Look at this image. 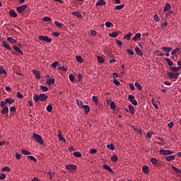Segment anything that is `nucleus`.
Returning a JSON list of instances; mask_svg holds the SVG:
<instances>
[{
    "mask_svg": "<svg viewBox=\"0 0 181 181\" xmlns=\"http://www.w3.org/2000/svg\"><path fill=\"white\" fill-rule=\"evenodd\" d=\"M135 52H136V54H138V56H141V57H142V56H144V53H142V51H141V49H139V47H136L135 48Z\"/></svg>",
    "mask_w": 181,
    "mask_h": 181,
    "instance_id": "a211bd4d",
    "label": "nucleus"
},
{
    "mask_svg": "<svg viewBox=\"0 0 181 181\" xmlns=\"http://www.w3.org/2000/svg\"><path fill=\"white\" fill-rule=\"evenodd\" d=\"M129 111L130 114H132V115H134V114H135V110H134V106H132V105H129Z\"/></svg>",
    "mask_w": 181,
    "mask_h": 181,
    "instance_id": "393cba45",
    "label": "nucleus"
},
{
    "mask_svg": "<svg viewBox=\"0 0 181 181\" xmlns=\"http://www.w3.org/2000/svg\"><path fill=\"white\" fill-rule=\"evenodd\" d=\"M132 128L134 129V131H135V132H136V134L139 135H142V129L141 128L135 127L134 125L132 126Z\"/></svg>",
    "mask_w": 181,
    "mask_h": 181,
    "instance_id": "9d476101",
    "label": "nucleus"
},
{
    "mask_svg": "<svg viewBox=\"0 0 181 181\" xmlns=\"http://www.w3.org/2000/svg\"><path fill=\"white\" fill-rule=\"evenodd\" d=\"M6 104H13L15 103V99L13 98H6L4 100Z\"/></svg>",
    "mask_w": 181,
    "mask_h": 181,
    "instance_id": "f3484780",
    "label": "nucleus"
},
{
    "mask_svg": "<svg viewBox=\"0 0 181 181\" xmlns=\"http://www.w3.org/2000/svg\"><path fill=\"white\" fill-rule=\"evenodd\" d=\"M134 86H135V87H136V88H138V90H142V86H141V85L139 84V83L136 82V83H134Z\"/></svg>",
    "mask_w": 181,
    "mask_h": 181,
    "instance_id": "37998d69",
    "label": "nucleus"
},
{
    "mask_svg": "<svg viewBox=\"0 0 181 181\" xmlns=\"http://www.w3.org/2000/svg\"><path fill=\"white\" fill-rule=\"evenodd\" d=\"M38 39L42 42H47V43H52V38H49V37L45 35H40Z\"/></svg>",
    "mask_w": 181,
    "mask_h": 181,
    "instance_id": "7ed1b4c3",
    "label": "nucleus"
},
{
    "mask_svg": "<svg viewBox=\"0 0 181 181\" xmlns=\"http://www.w3.org/2000/svg\"><path fill=\"white\" fill-rule=\"evenodd\" d=\"M110 108H111V110H115V108H116V107H117V105H115V103L114 102V101H112L111 103H110Z\"/></svg>",
    "mask_w": 181,
    "mask_h": 181,
    "instance_id": "58836bf2",
    "label": "nucleus"
},
{
    "mask_svg": "<svg viewBox=\"0 0 181 181\" xmlns=\"http://www.w3.org/2000/svg\"><path fill=\"white\" fill-rule=\"evenodd\" d=\"M76 104L78 105V107H82L83 106V101L76 99Z\"/></svg>",
    "mask_w": 181,
    "mask_h": 181,
    "instance_id": "3c124183",
    "label": "nucleus"
},
{
    "mask_svg": "<svg viewBox=\"0 0 181 181\" xmlns=\"http://www.w3.org/2000/svg\"><path fill=\"white\" fill-rule=\"evenodd\" d=\"M72 15L74 16H76L78 19H81V18H83V16L81 15V13L78 12V11L72 12Z\"/></svg>",
    "mask_w": 181,
    "mask_h": 181,
    "instance_id": "f8f14e48",
    "label": "nucleus"
},
{
    "mask_svg": "<svg viewBox=\"0 0 181 181\" xmlns=\"http://www.w3.org/2000/svg\"><path fill=\"white\" fill-rule=\"evenodd\" d=\"M9 112V108L8 107V106H4L3 110L1 111V113L3 115H6V114H8Z\"/></svg>",
    "mask_w": 181,
    "mask_h": 181,
    "instance_id": "9b49d317",
    "label": "nucleus"
},
{
    "mask_svg": "<svg viewBox=\"0 0 181 181\" xmlns=\"http://www.w3.org/2000/svg\"><path fill=\"white\" fill-rule=\"evenodd\" d=\"M76 60L78 63H83V58L80 56H76Z\"/></svg>",
    "mask_w": 181,
    "mask_h": 181,
    "instance_id": "4c0bfd02",
    "label": "nucleus"
},
{
    "mask_svg": "<svg viewBox=\"0 0 181 181\" xmlns=\"http://www.w3.org/2000/svg\"><path fill=\"white\" fill-rule=\"evenodd\" d=\"M127 52L130 56H134L135 54V52H134V50L132 49H127Z\"/></svg>",
    "mask_w": 181,
    "mask_h": 181,
    "instance_id": "4d7b16f0",
    "label": "nucleus"
},
{
    "mask_svg": "<svg viewBox=\"0 0 181 181\" xmlns=\"http://www.w3.org/2000/svg\"><path fill=\"white\" fill-rule=\"evenodd\" d=\"M27 8H28V5L24 4V5L16 7V11L17 12H18V13H23V12L26 11Z\"/></svg>",
    "mask_w": 181,
    "mask_h": 181,
    "instance_id": "20e7f679",
    "label": "nucleus"
},
{
    "mask_svg": "<svg viewBox=\"0 0 181 181\" xmlns=\"http://www.w3.org/2000/svg\"><path fill=\"white\" fill-rule=\"evenodd\" d=\"M151 162L153 165H156L158 163V160L155 158H151Z\"/></svg>",
    "mask_w": 181,
    "mask_h": 181,
    "instance_id": "864d4df0",
    "label": "nucleus"
},
{
    "mask_svg": "<svg viewBox=\"0 0 181 181\" xmlns=\"http://www.w3.org/2000/svg\"><path fill=\"white\" fill-rule=\"evenodd\" d=\"M17 98L23 99V95H22V93H21V92H17Z\"/></svg>",
    "mask_w": 181,
    "mask_h": 181,
    "instance_id": "69168bd1",
    "label": "nucleus"
},
{
    "mask_svg": "<svg viewBox=\"0 0 181 181\" xmlns=\"http://www.w3.org/2000/svg\"><path fill=\"white\" fill-rule=\"evenodd\" d=\"M59 132L58 134L59 140L61 141L62 142H66V139H64V137H63L62 132Z\"/></svg>",
    "mask_w": 181,
    "mask_h": 181,
    "instance_id": "412c9836",
    "label": "nucleus"
},
{
    "mask_svg": "<svg viewBox=\"0 0 181 181\" xmlns=\"http://www.w3.org/2000/svg\"><path fill=\"white\" fill-rule=\"evenodd\" d=\"M47 111H48V112H52V110H53V106L49 104L47 108H46Z\"/></svg>",
    "mask_w": 181,
    "mask_h": 181,
    "instance_id": "09e8293b",
    "label": "nucleus"
},
{
    "mask_svg": "<svg viewBox=\"0 0 181 181\" xmlns=\"http://www.w3.org/2000/svg\"><path fill=\"white\" fill-rule=\"evenodd\" d=\"M170 70H172V71H179V70H180V67H176V66H171L170 67Z\"/></svg>",
    "mask_w": 181,
    "mask_h": 181,
    "instance_id": "ea45409f",
    "label": "nucleus"
},
{
    "mask_svg": "<svg viewBox=\"0 0 181 181\" xmlns=\"http://www.w3.org/2000/svg\"><path fill=\"white\" fill-rule=\"evenodd\" d=\"M27 158L30 159V160H33L35 163L37 162V159L33 156H27Z\"/></svg>",
    "mask_w": 181,
    "mask_h": 181,
    "instance_id": "c9c22d12",
    "label": "nucleus"
},
{
    "mask_svg": "<svg viewBox=\"0 0 181 181\" xmlns=\"http://www.w3.org/2000/svg\"><path fill=\"white\" fill-rule=\"evenodd\" d=\"M40 88L43 93H46L49 90V88L45 86H41Z\"/></svg>",
    "mask_w": 181,
    "mask_h": 181,
    "instance_id": "de8ad7c7",
    "label": "nucleus"
},
{
    "mask_svg": "<svg viewBox=\"0 0 181 181\" xmlns=\"http://www.w3.org/2000/svg\"><path fill=\"white\" fill-rule=\"evenodd\" d=\"M2 46L3 47H5V49H7V50H12L11 46H9V45H8L5 41L2 42Z\"/></svg>",
    "mask_w": 181,
    "mask_h": 181,
    "instance_id": "dca6fc26",
    "label": "nucleus"
},
{
    "mask_svg": "<svg viewBox=\"0 0 181 181\" xmlns=\"http://www.w3.org/2000/svg\"><path fill=\"white\" fill-rule=\"evenodd\" d=\"M54 78H49L47 81V84H48V86H52V84H54Z\"/></svg>",
    "mask_w": 181,
    "mask_h": 181,
    "instance_id": "7c9ffc66",
    "label": "nucleus"
},
{
    "mask_svg": "<svg viewBox=\"0 0 181 181\" xmlns=\"http://www.w3.org/2000/svg\"><path fill=\"white\" fill-rule=\"evenodd\" d=\"M74 155L76 157V158H81V156H83L81 155V153H80L79 151H76L74 153Z\"/></svg>",
    "mask_w": 181,
    "mask_h": 181,
    "instance_id": "79ce46f5",
    "label": "nucleus"
},
{
    "mask_svg": "<svg viewBox=\"0 0 181 181\" xmlns=\"http://www.w3.org/2000/svg\"><path fill=\"white\" fill-rule=\"evenodd\" d=\"M66 168L67 170H71L72 172L73 170H76V169H77V166L71 164L66 165Z\"/></svg>",
    "mask_w": 181,
    "mask_h": 181,
    "instance_id": "1a4fd4ad",
    "label": "nucleus"
},
{
    "mask_svg": "<svg viewBox=\"0 0 181 181\" xmlns=\"http://www.w3.org/2000/svg\"><path fill=\"white\" fill-rule=\"evenodd\" d=\"M85 110L86 114H88L90 112V107L87 105H83L81 107Z\"/></svg>",
    "mask_w": 181,
    "mask_h": 181,
    "instance_id": "5701e85b",
    "label": "nucleus"
},
{
    "mask_svg": "<svg viewBox=\"0 0 181 181\" xmlns=\"http://www.w3.org/2000/svg\"><path fill=\"white\" fill-rule=\"evenodd\" d=\"M69 80H70L71 83H74V75H73V74H69Z\"/></svg>",
    "mask_w": 181,
    "mask_h": 181,
    "instance_id": "6e6d98bb",
    "label": "nucleus"
},
{
    "mask_svg": "<svg viewBox=\"0 0 181 181\" xmlns=\"http://www.w3.org/2000/svg\"><path fill=\"white\" fill-rule=\"evenodd\" d=\"M54 25L57 28H63V26H64L63 23H60L59 21H54Z\"/></svg>",
    "mask_w": 181,
    "mask_h": 181,
    "instance_id": "473e14b6",
    "label": "nucleus"
},
{
    "mask_svg": "<svg viewBox=\"0 0 181 181\" xmlns=\"http://www.w3.org/2000/svg\"><path fill=\"white\" fill-rule=\"evenodd\" d=\"M33 138L40 145H45V140L42 138V136L37 134H33Z\"/></svg>",
    "mask_w": 181,
    "mask_h": 181,
    "instance_id": "f03ea898",
    "label": "nucleus"
},
{
    "mask_svg": "<svg viewBox=\"0 0 181 181\" xmlns=\"http://www.w3.org/2000/svg\"><path fill=\"white\" fill-rule=\"evenodd\" d=\"M59 69L62 70V71H67V68H66L63 66H59Z\"/></svg>",
    "mask_w": 181,
    "mask_h": 181,
    "instance_id": "774afa93",
    "label": "nucleus"
},
{
    "mask_svg": "<svg viewBox=\"0 0 181 181\" xmlns=\"http://www.w3.org/2000/svg\"><path fill=\"white\" fill-rule=\"evenodd\" d=\"M92 100L96 105H97V104H98V98L96 96H93Z\"/></svg>",
    "mask_w": 181,
    "mask_h": 181,
    "instance_id": "8fccbe9b",
    "label": "nucleus"
},
{
    "mask_svg": "<svg viewBox=\"0 0 181 181\" xmlns=\"http://www.w3.org/2000/svg\"><path fill=\"white\" fill-rule=\"evenodd\" d=\"M105 1L104 0H99L96 4L95 6H103L104 5H105Z\"/></svg>",
    "mask_w": 181,
    "mask_h": 181,
    "instance_id": "6ab92c4d",
    "label": "nucleus"
},
{
    "mask_svg": "<svg viewBox=\"0 0 181 181\" xmlns=\"http://www.w3.org/2000/svg\"><path fill=\"white\" fill-rule=\"evenodd\" d=\"M9 13H10L11 16H12L13 18H16L18 16V13H16L15 10H11L9 11Z\"/></svg>",
    "mask_w": 181,
    "mask_h": 181,
    "instance_id": "a878e982",
    "label": "nucleus"
},
{
    "mask_svg": "<svg viewBox=\"0 0 181 181\" xmlns=\"http://www.w3.org/2000/svg\"><path fill=\"white\" fill-rule=\"evenodd\" d=\"M162 49L163 50V52H165V56L167 57H169V56H170V54H169V52H172V50H173V48L172 47H163V48H162Z\"/></svg>",
    "mask_w": 181,
    "mask_h": 181,
    "instance_id": "6e6552de",
    "label": "nucleus"
},
{
    "mask_svg": "<svg viewBox=\"0 0 181 181\" xmlns=\"http://www.w3.org/2000/svg\"><path fill=\"white\" fill-rule=\"evenodd\" d=\"M128 99L129 100L130 103L133 104V105H138V101L135 100V97L133 95H129Z\"/></svg>",
    "mask_w": 181,
    "mask_h": 181,
    "instance_id": "423d86ee",
    "label": "nucleus"
},
{
    "mask_svg": "<svg viewBox=\"0 0 181 181\" xmlns=\"http://www.w3.org/2000/svg\"><path fill=\"white\" fill-rule=\"evenodd\" d=\"M172 170H175V172H177V173H179V172H180V169L175 167V165H172Z\"/></svg>",
    "mask_w": 181,
    "mask_h": 181,
    "instance_id": "13d9d810",
    "label": "nucleus"
},
{
    "mask_svg": "<svg viewBox=\"0 0 181 181\" xmlns=\"http://www.w3.org/2000/svg\"><path fill=\"white\" fill-rule=\"evenodd\" d=\"M110 159L112 162H117L118 160V156L114 155L111 157Z\"/></svg>",
    "mask_w": 181,
    "mask_h": 181,
    "instance_id": "49530a36",
    "label": "nucleus"
},
{
    "mask_svg": "<svg viewBox=\"0 0 181 181\" xmlns=\"http://www.w3.org/2000/svg\"><path fill=\"white\" fill-rule=\"evenodd\" d=\"M122 8H125V5L122 4V5H119V6H116L115 7V9L116 11H119V10L122 9Z\"/></svg>",
    "mask_w": 181,
    "mask_h": 181,
    "instance_id": "f704fd0d",
    "label": "nucleus"
},
{
    "mask_svg": "<svg viewBox=\"0 0 181 181\" xmlns=\"http://www.w3.org/2000/svg\"><path fill=\"white\" fill-rule=\"evenodd\" d=\"M90 153H91L92 155H95V153H97V149L91 148L90 151Z\"/></svg>",
    "mask_w": 181,
    "mask_h": 181,
    "instance_id": "0e129e2a",
    "label": "nucleus"
},
{
    "mask_svg": "<svg viewBox=\"0 0 181 181\" xmlns=\"http://www.w3.org/2000/svg\"><path fill=\"white\" fill-rule=\"evenodd\" d=\"M47 95H45V93H41L40 95H34L33 100L35 103L38 101H42V103L47 100Z\"/></svg>",
    "mask_w": 181,
    "mask_h": 181,
    "instance_id": "f257e3e1",
    "label": "nucleus"
},
{
    "mask_svg": "<svg viewBox=\"0 0 181 181\" xmlns=\"http://www.w3.org/2000/svg\"><path fill=\"white\" fill-rule=\"evenodd\" d=\"M109 36L110 37H114V39H115V37H118V32H112V33L109 34Z\"/></svg>",
    "mask_w": 181,
    "mask_h": 181,
    "instance_id": "bb28decb",
    "label": "nucleus"
},
{
    "mask_svg": "<svg viewBox=\"0 0 181 181\" xmlns=\"http://www.w3.org/2000/svg\"><path fill=\"white\" fill-rule=\"evenodd\" d=\"M21 153H23V155H32V153H30V151H26L25 149H21Z\"/></svg>",
    "mask_w": 181,
    "mask_h": 181,
    "instance_id": "c756f323",
    "label": "nucleus"
},
{
    "mask_svg": "<svg viewBox=\"0 0 181 181\" xmlns=\"http://www.w3.org/2000/svg\"><path fill=\"white\" fill-rule=\"evenodd\" d=\"M7 40L8 42H10V43H16V40L15 39L12 38L11 37H8L7 38Z\"/></svg>",
    "mask_w": 181,
    "mask_h": 181,
    "instance_id": "c03bdc74",
    "label": "nucleus"
},
{
    "mask_svg": "<svg viewBox=\"0 0 181 181\" xmlns=\"http://www.w3.org/2000/svg\"><path fill=\"white\" fill-rule=\"evenodd\" d=\"M107 148H108V149H110L111 151H114V149H115V146L113 144H108L107 146Z\"/></svg>",
    "mask_w": 181,
    "mask_h": 181,
    "instance_id": "5fc2aeb1",
    "label": "nucleus"
},
{
    "mask_svg": "<svg viewBox=\"0 0 181 181\" xmlns=\"http://www.w3.org/2000/svg\"><path fill=\"white\" fill-rule=\"evenodd\" d=\"M166 26H168V21H165V23H162L160 25V28H162V29H163V28H166Z\"/></svg>",
    "mask_w": 181,
    "mask_h": 181,
    "instance_id": "e2e57ef3",
    "label": "nucleus"
},
{
    "mask_svg": "<svg viewBox=\"0 0 181 181\" xmlns=\"http://www.w3.org/2000/svg\"><path fill=\"white\" fill-rule=\"evenodd\" d=\"M0 74H4V76L7 74L6 71H5L2 66H0Z\"/></svg>",
    "mask_w": 181,
    "mask_h": 181,
    "instance_id": "a19ab883",
    "label": "nucleus"
},
{
    "mask_svg": "<svg viewBox=\"0 0 181 181\" xmlns=\"http://www.w3.org/2000/svg\"><path fill=\"white\" fill-rule=\"evenodd\" d=\"M132 36V33H129L127 35L124 36V39H126V40H131V37Z\"/></svg>",
    "mask_w": 181,
    "mask_h": 181,
    "instance_id": "cd10ccee",
    "label": "nucleus"
},
{
    "mask_svg": "<svg viewBox=\"0 0 181 181\" xmlns=\"http://www.w3.org/2000/svg\"><path fill=\"white\" fill-rule=\"evenodd\" d=\"M6 178V175H5L4 173H0V179L1 180H4V179Z\"/></svg>",
    "mask_w": 181,
    "mask_h": 181,
    "instance_id": "bf43d9fd",
    "label": "nucleus"
},
{
    "mask_svg": "<svg viewBox=\"0 0 181 181\" xmlns=\"http://www.w3.org/2000/svg\"><path fill=\"white\" fill-rule=\"evenodd\" d=\"M103 168L105 170H107V172H110V173H112V168H111V167H110V165H107V164H105L103 165Z\"/></svg>",
    "mask_w": 181,
    "mask_h": 181,
    "instance_id": "2eb2a0df",
    "label": "nucleus"
},
{
    "mask_svg": "<svg viewBox=\"0 0 181 181\" xmlns=\"http://www.w3.org/2000/svg\"><path fill=\"white\" fill-rule=\"evenodd\" d=\"M165 61L167 62L168 66H170V67H172V66H173V62H172V60H170V59L165 58Z\"/></svg>",
    "mask_w": 181,
    "mask_h": 181,
    "instance_id": "2f4dec72",
    "label": "nucleus"
},
{
    "mask_svg": "<svg viewBox=\"0 0 181 181\" xmlns=\"http://www.w3.org/2000/svg\"><path fill=\"white\" fill-rule=\"evenodd\" d=\"M179 52H180V48H175L174 50L172 51L171 54L173 56H175V54H176V53H179Z\"/></svg>",
    "mask_w": 181,
    "mask_h": 181,
    "instance_id": "72a5a7b5",
    "label": "nucleus"
},
{
    "mask_svg": "<svg viewBox=\"0 0 181 181\" xmlns=\"http://www.w3.org/2000/svg\"><path fill=\"white\" fill-rule=\"evenodd\" d=\"M176 159V156H168L165 157V160L168 162H170V160H175Z\"/></svg>",
    "mask_w": 181,
    "mask_h": 181,
    "instance_id": "aec40b11",
    "label": "nucleus"
},
{
    "mask_svg": "<svg viewBox=\"0 0 181 181\" xmlns=\"http://www.w3.org/2000/svg\"><path fill=\"white\" fill-rule=\"evenodd\" d=\"M49 21H52V18H50V17L45 16V17L43 18V21L44 22H49Z\"/></svg>",
    "mask_w": 181,
    "mask_h": 181,
    "instance_id": "052dcab7",
    "label": "nucleus"
},
{
    "mask_svg": "<svg viewBox=\"0 0 181 181\" xmlns=\"http://www.w3.org/2000/svg\"><path fill=\"white\" fill-rule=\"evenodd\" d=\"M105 26H106V28H111V26H112V23H111V22H106L105 23Z\"/></svg>",
    "mask_w": 181,
    "mask_h": 181,
    "instance_id": "338daca9",
    "label": "nucleus"
},
{
    "mask_svg": "<svg viewBox=\"0 0 181 181\" xmlns=\"http://www.w3.org/2000/svg\"><path fill=\"white\" fill-rule=\"evenodd\" d=\"M172 8V6H170V4L167 3L164 7L163 12H168V11H170Z\"/></svg>",
    "mask_w": 181,
    "mask_h": 181,
    "instance_id": "ddd939ff",
    "label": "nucleus"
},
{
    "mask_svg": "<svg viewBox=\"0 0 181 181\" xmlns=\"http://www.w3.org/2000/svg\"><path fill=\"white\" fill-rule=\"evenodd\" d=\"M152 135H153V132H148L146 134V137L151 139V138H152Z\"/></svg>",
    "mask_w": 181,
    "mask_h": 181,
    "instance_id": "603ef678",
    "label": "nucleus"
},
{
    "mask_svg": "<svg viewBox=\"0 0 181 181\" xmlns=\"http://www.w3.org/2000/svg\"><path fill=\"white\" fill-rule=\"evenodd\" d=\"M97 59H98V63H100V64L104 63V58H103V57H101V56H98V57H97Z\"/></svg>",
    "mask_w": 181,
    "mask_h": 181,
    "instance_id": "e433bc0d",
    "label": "nucleus"
},
{
    "mask_svg": "<svg viewBox=\"0 0 181 181\" xmlns=\"http://www.w3.org/2000/svg\"><path fill=\"white\" fill-rule=\"evenodd\" d=\"M167 76L170 77V78H175V80H177L179 78V74L177 73H173V72H168L167 74Z\"/></svg>",
    "mask_w": 181,
    "mask_h": 181,
    "instance_id": "39448f33",
    "label": "nucleus"
},
{
    "mask_svg": "<svg viewBox=\"0 0 181 181\" xmlns=\"http://www.w3.org/2000/svg\"><path fill=\"white\" fill-rule=\"evenodd\" d=\"M142 171L144 172V173L148 174L149 173V167H148L147 165H144L142 168Z\"/></svg>",
    "mask_w": 181,
    "mask_h": 181,
    "instance_id": "4be33fe9",
    "label": "nucleus"
},
{
    "mask_svg": "<svg viewBox=\"0 0 181 181\" xmlns=\"http://www.w3.org/2000/svg\"><path fill=\"white\" fill-rule=\"evenodd\" d=\"M13 49H14V50L16 52H17L18 53H20V54L23 55V52H22V50L21 49V48L18 47L17 46H13Z\"/></svg>",
    "mask_w": 181,
    "mask_h": 181,
    "instance_id": "b1692460",
    "label": "nucleus"
},
{
    "mask_svg": "<svg viewBox=\"0 0 181 181\" xmlns=\"http://www.w3.org/2000/svg\"><path fill=\"white\" fill-rule=\"evenodd\" d=\"M33 74H35L36 78H40V73L39 72V71L34 70Z\"/></svg>",
    "mask_w": 181,
    "mask_h": 181,
    "instance_id": "c85d7f7f",
    "label": "nucleus"
},
{
    "mask_svg": "<svg viewBox=\"0 0 181 181\" xmlns=\"http://www.w3.org/2000/svg\"><path fill=\"white\" fill-rule=\"evenodd\" d=\"M159 153H160V155H165V156H168V155H172V153H173V151H170V150H160L159 151Z\"/></svg>",
    "mask_w": 181,
    "mask_h": 181,
    "instance_id": "0eeeda50",
    "label": "nucleus"
},
{
    "mask_svg": "<svg viewBox=\"0 0 181 181\" xmlns=\"http://www.w3.org/2000/svg\"><path fill=\"white\" fill-rule=\"evenodd\" d=\"M11 172V168L9 167H4L1 168V172Z\"/></svg>",
    "mask_w": 181,
    "mask_h": 181,
    "instance_id": "a18cd8bd",
    "label": "nucleus"
},
{
    "mask_svg": "<svg viewBox=\"0 0 181 181\" xmlns=\"http://www.w3.org/2000/svg\"><path fill=\"white\" fill-rule=\"evenodd\" d=\"M141 33H138L135 35L134 37H133L134 42H138L139 39H141Z\"/></svg>",
    "mask_w": 181,
    "mask_h": 181,
    "instance_id": "4468645a",
    "label": "nucleus"
},
{
    "mask_svg": "<svg viewBox=\"0 0 181 181\" xmlns=\"http://www.w3.org/2000/svg\"><path fill=\"white\" fill-rule=\"evenodd\" d=\"M78 81H83V74H78Z\"/></svg>",
    "mask_w": 181,
    "mask_h": 181,
    "instance_id": "680f3d73",
    "label": "nucleus"
}]
</instances>
